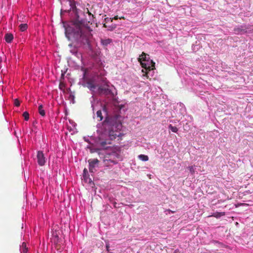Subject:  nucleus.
Returning <instances> with one entry per match:
<instances>
[{
  "label": "nucleus",
  "instance_id": "f257e3e1",
  "mask_svg": "<svg viewBox=\"0 0 253 253\" xmlns=\"http://www.w3.org/2000/svg\"><path fill=\"white\" fill-rule=\"evenodd\" d=\"M78 18L72 20L66 28V34L73 37L77 42L85 43L91 36L90 27L85 25L83 20Z\"/></svg>",
  "mask_w": 253,
  "mask_h": 253
},
{
  "label": "nucleus",
  "instance_id": "f03ea898",
  "mask_svg": "<svg viewBox=\"0 0 253 253\" xmlns=\"http://www.w3.org/2000/svg\"><path fill=\"white\" fill-rule=\"evenodd\" d=\"M147 56L149 55L143 52L138 58V61L140 62L142 67L146 70H153L155 69V63L152 60L149 61V58H147Z\"/></svg>",
  "mask_w": 253,
  "mask_h": 253
},
{
  "label": "nucleus",
  "instance_id": "7ed1b4c3",
  "mask_svg": "<svg viewBox=\"0 0 253 253\" xmlns=\"http://www.w3.org/2000/svg\"><path fill=\"white\" fill-rule=\"evenodd\" d=\"M103 126L106 131L108 130V136L110 140H114L120 135V132L113 130V126L110 123L105 121L103 122Z\"/></svg>",
  "mask_w": 253,
  "mask_h": 253
},
{
  "label": "nucleus",
  "instance_id": "20e7f679",
  "mask_svg": "<svg viewBox=\"0 0 253 253\" xmlns=\"http://www.w3.org/2000/svg\"><path fill=\"white\" fill-rule=\"evenodd\" d=\"M89 164V170L91 173L94 172L95 168L99 164V160L97 159H91L88 161Z\"/></svg>",
  "mask_w": 253,
  "mask_h": 253
},
{
  "label": "nucleus",
  "instance_id": "39448f33",
  "mask_svg": "<svg viewBox=\"0 0 253 253\" xmlns=\"http://www.w3.org/2000/svg\"><path fill=\"white\" fill-rule=\"evenodd\" d=\"M37 158L38 164L41 166H44L46 160L42 151H39L38 152Z\"/></svg>",
  "mask_w": 253,
  "mask_h": 253
},
{
  "label": "nucleus",
  "instance_id": "423d86ee",
  "mask_svg": "<svg viewBox=\"0 0 253 253\" xmlns=\"http://www.w3.org/2000/svg\"><path fill=\"white\" fill-rule=\"evenodd\" d=\"M98 91L100 93L105 95H108L111 93V90L109 88V85L107 84L103 86H100L98 87Z\"/></svg>",
  "mask_w": 253,
  "mask_h": 253
},
{
  "label": "nucleus",
  "instance_id": "0eeeda50",
  "mask_svg": "<svg viewBox=\"0 0 253 253\" xmlns=\"http://www.w3.org/2000/svg\"><path fill=\"white\" fill-rule=\"evenodd\" d=\"M97 143L101 147L104 148H107L106 145L107 144H111V142L109 140H103L101 139L100 138H99V140L97 142Z\"/></svg>",
  "mask_w": 253,
  "mask_h": 253
},
{
  "label": "nucleus",
  "instance_id": "6e6552de",
  "mask_svg": "<svg viewBox=\"0 0 253 253\" xmlns=\"http://www.w3.org/2000/svg\"><path fill=\"white\" fill-rule=\"evenodd\" d=\"M13 39V35L11 33H7L5 35V40L7 43H10Z\"/></svg>",
  "mask_w": 253,
  "mask_h": 253
},
{
  "label": "nucleus",
  "instance_id": "1a4fd4ad",
  "mask_svg": "<svg viewBox=\"0 0 253 253\" xmlns=\"http://www.w3.org/2000/svg\"><path fill=\"white\" fill-rule=\"evenodd\" d=\"M112 42V39H101V44L104 46H106L108 44H110Z\"/></svg>",
  "mask_w": 253,
  "mask_h": 253
},
{
  "label": "nucleus",
  "instance_id": "9d476101",
  "mask_svg": "<svg viewBox=\"0 0 253 253\" xmlns=\"http://www.w3.org/2000/svg\"><path fill=\"white\" fill-rule=\"evenodd\" d=\"M104 163L105 165L108 166L110 165L111 163L112 164H116L117 162L114 160H111V159H107L106 158L103 160Z\"/></svg>",
  "mask_w": 253,
  "mask_h": 253
},
{
  "label": "nucleus",
  "instance_id": "9b49d317",
  "mask_svg": "<svg viewBox=\"0 0 253 253\" xmlns=\"http://www.w3.org/2000/svg\"><path fill=\"white\" fill-rule=\"evenodd\" d=\"M38 111H39V114L42 116V117H44L45 116V111L43 108V106L42 105H40L39 106V108H38Z\"/></svg>",
  "mask_w": 253,
  "mask_h": 253
},
{
  "label": "nucleus",
  "instance_id": "f8f14e48",
  "mask_svg": "<svg viewBox=\"0 0 253 253\" xmlns=\"http://www.w3.org/2000/svg\"><path fill=\"white\" fill-rule=\"evenodd\" d=\"M245 29L243 28V27L242 26L240 27L235 28H234V31L237 34L241 32H243L244 33H246L247 31H245Z\"/></svg>",
  "mask_w": 253,
  "mask_h": 253
},
{
  "label": "nucleus",
  "instance_id": "ddd939ff",
  "mask_svg": "<svg viewBox=\"0 0 253 253\" xmlns=\"http://www.w3.org/2000/svg\"><path fill=\"white\" fill-rule=\"evenodd\" d=\"M96 117H97V118H98L99 119H98L99 121H101L102 120L103 117V116H102L101 110H98L97 111V112H96Z\"/></svg>",
  "mask_w": 253,
  "mask_h": 253
},
{
  "label": "nucleus",
  "instance_id": "4468645a",
  "mask_svg": "<svg viewBox=\"0 0 253 253\" xmlns=\"http://www.w3.org/2000/svg\"><path fill=\"white\" fill-rule=\"evenodd\" d=\"M138 158L142 161H147L149 160L148 156L141 154L138 156Z\"/></svg>",
  "mask_w": 253,
  "mask_h": 253
},
{
  "label": "nucleus",
  "instance_id": "2eb2a0df",
  "mask_svg": "<svg viewBox=\"0 0 253 253\" xmlns=\"http://www.w3.org/2000/svg\"><path fill=\"white\" fill-rule=\"evenodd\" d=\"M28 25L27 24H21L19 25V28L21 31L24 32L27 30Z\"/></svg>",
  "mask_w": 253,
  "mask_h": 253
},
{
  "label": "nucleus",
  "instance_id": "dca6fc26",
  "mask_svg": "<svg viewBox=\"0 0 253 253\" xmlns=\"http://www.w3.org/2000/svg\"><path fill=\"white\" fill-rule=\"evenodd\" d=\"M225 215V212H216L214 213H213V215H212V216H214L216 218H218V217H220L222 216H223Z\"/></svg>",
  "mask_w": 253,
  "mask_h": 253
},
{
  "label": "nucleus",
  "instance_id": "f3484780",
  "mask_svg": "<svg viewBox=\"0 0 253 253\" xmlns=\"http://www.w3.org/2000/svg\"><path fill=\"white\" fill-rule=\"evenodd\" d=\"M169 128L173 132H177L178 131V128L176 126H172L171 125L169 126Z\"/></svg>",
  "mask_w": 253,
  "mask_h": 253
},
{
  "label": "nucleus",
  "instance_id": "a211bd4d",
  "mask_svg": "<svg viewBox=\"0 0 253 253\" xmlns=\"http://www.w3.org/2000/svg\"><path fill=\"white\" fill-rule=\"evenodd\" d=\"M87 84L88 88H89L90 90H93L95 88V85L92 82H88L87 83Z\"/></svg>",
  "mask_w": 253,
  "mask_h": 253
},
{
  "label": "nucleus",
  "instance_id": "6ab92c4d",
  "mask_svg": "<svg viewBox=\"0 0 253 253\" xmlns=\"http://www.w3.org/2000/svg\"><path fill=\"white\" fill-rule=\"evenodd\" d=\"M22 248L23 253H27L28 249L26 248V244L25 243L23 242L22 245Z\"/></svg>",
  "mask_w": 253,
  "mask_h": 253
},
{
  "label": "nucleus",
  "instance_id": "aec40b11",
  "mask_svg": "<svg viewBox=\"0 0 253 253\" xmlns=\"http://www.w3.org/2000/svg\"><path fill=\"white\" fill-rule=\"evenodd\" d=\"M23 116L26 121H28L29 119V114L28 112H24L23 113Z\"/></svg>",
  "mask_w": 253,
  "mask_h": 253
},
{
  "label": "nucleus",
  "instance_id": "412c9836",
  "mask_svg": "<svg viewBox=\"0 0 253 253\" xmlns=\"http://www.w3.org/2000/svg\"><path fill=\"white\" fill-rule=\"evenodd\" d=\"M188 169L189 170L191 174H193L195 173V169L194 166H189L188 167Z\"/></svg>",
  "mask_w": 253,
  "mask_h": 253
},
{
  "label": "nucleus",
  "instance_id": "4be33fe9",
  "mask_svg": "<svg viewBox=\"0 0 253 253\" xmlns=\"http://www.w3.org/2000/svg\"><path fill=\"white\" fill-rule=\"evenodd\" d=\"M84 180L86 182H88V183H91V182H92V181L91 180V178L87 177L86 175H84Z\"/></svg>",
  "mask_w": 253,
  "mask_h": 253
},
{
  "label": "nucleus",
  "instance_id": "5701e85b",
  "mask_svg": "<svg viewBox=\"0 0 253 253\" xmlns=\"http://www.w3.org/2000/svg\"><path fill=\"white\" fill-rule=\"evenodd\" d=\"M14 105L17 106V107H18L20 106V101H19V100L18 99H15L14 100Z\"/></svg>",
  "mask_w": 253,
  "mask_h": 253
},
{
  "label": "nucleus",
  "instance_id": "b1692460",
  "mask_svg": "<svg viewBox=\"0 0 253 253\" xmlns=\"http://www.w3.org/2000/svg\"><path fill=\"white\" fill-rule=\"evenodd\" d=\"M87 13H88V14L89 15L91 16H92V17L93 18H94V15H93V14H92L89 12V10H88L87 8Z\"/></svg>",
  "mask_w": 253,
  "mask_h": 253
},
{
  "label": "nucleus",
  "instance_id": "393cba45",
  "mask_svg": "<svg viewBox=\"0 0 253 253\" xmlns=\"http://www.w3.org/2000/svg\"><path fill=\"white\" fill-rule=\"evenodd\" d=\"M87 173V170L86 169H84V176L86 175V174Z\"/></svg>",
  "mask_w": 253,
  "mask_h": 253
},
{
  "label": "nucleus",
  "instance_id": "a878e982",
  "mask_svg": "<svg viewBox=\"0 0 253 253\" xmlns=\"http://www.w3.org/2000/svg\"><path fill=\"white\" fill-rule=\"evenodd\" d=\"M119 17L118 16H115L114 18H113V19H115V20H117L118 19Z\"/></svg>",
  "mask_w": 253,
  "mask_h": 253
},
{
  "label": "nucleus",
  "instance_id": "bb28decb",
  "mask_svg": "<svg viewBox=\"0 0 253 253\" xmlns=\"http://www.w3.org/2000/svg\"><path fill=\"white\" fill-rule=\"evenodd\" d=\"M103 27H105V28L107 27V26H106V24H103Z\"/></svg>",
  "mask_w": 253,
  "mask_h": 253
},
{
  "label": "nucleus",
  "instance_id": "cd10ccee",
  "mask_svg": "<svg viewBox=\"0 0 253 253\" xmlns=\"http://www.w3.org/2000/svg\"><path fill=\"white\" fill-rule=\"evenodd\" d=\"M145 76L147 77V78L148 77L147 76V73H146V74L144 75Z\"/></svg>",
  "mask_w": 253,
  "mask_h": 253
},
{
  "label": "nucleus",
  "instance_id": "c85d7f7f",
  "mask_svg": "<svg viewBox=\"0 0 253 253\" xmlns=\"http://www.w3.org/2000/svg\"><path fill=\"white\" fill-rule=\"evenodd\" d=\"M119 18H120V19H122H122H125L124 17H122Z\"/></svg>",
  "mask_w": 253,
  "mask_h": 253
},
{
  "label": "nucleus",
  "instance_id": "c756f323",
  "mask_svg": "<svg viewBox=\"0 0 253 253\" xmlns=\"http://www.w3.org/2000/svg\"><path fill=\"white\" fill-rule=\"evenodd\" d=\"M112 155H116V153H113Z\"/></svg>",
  "mask_w": 253,
  "mask_h": 253
}]
</instances>
